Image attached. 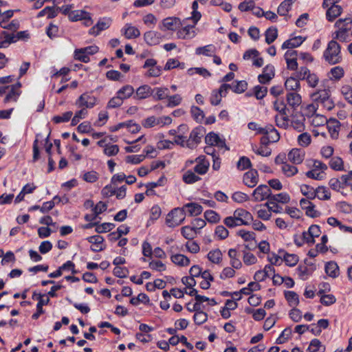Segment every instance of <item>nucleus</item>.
<instances>
[{"label": "nucleus", "mask_w": 352, "mask_h": 352, "mask_svg": "<svg viewBox=\"0 0 352 352\" xmlns=\"http://www.w3.org/2000/svg\"><path fill=\"white\" fill-rule=\"evenodd\" d=\"M82 178L88 183H94L99 179V174L95 170H91L85 173Z\"/></svg>", "instance_id": "58"}, {"label": "nucleus", "mask_w": 352, "mask_h": 352, "mask_svg": "<svg viewBox=\"0 0 352 352\" xmlns=\"http://www.w3.org/2000/svg\"><path fill=\"white\" fill-rule=\"evenodd\" d=\"M296 77L301 80H306L311 87H316L319 82L318 76L314 73H311L307 67H300L296 72Z\"/></svg>", "instance_id": "7"}, {"label": "nucleus", "mask_w": 352, "mask_h": 352, "mask_svg": "<svg viewBox=\"0 0 352 352\" xmlns=\"http://www.w3.org/2000/svg\"><path fill=\"white\" fill-rule=\"evenodd\" d=\"M292 4V0H284L278 7V14L280 16H286L288 12L291 10Z\"/></svg>", "instance_id": "43"}, {"label": "nucleus", "mask_w": 352, "mask_h": 352, "mask_svg": "<svg viewBox=\"0 0 352 352\" xmlns=\"http://www.w3.org/2000/svg\"><path fill=\"white\" fill-rule=\"evenodd\" d=\"M186 218V213L182 208L171 210L166 216V224L170 228H175L182 224Z\"/></svg>", "instance_id": "5"}, {"label": "nucleus", "mask_w": 352, "mask_h": 352, "mask_svg": "<svg viewBox=\"0 0 352 352\" xmlns=\"http://www.w3.org/2000/svg\"><path fill=\"white\" fill-rule=\"evenodd\" d=\"M316 197L320 200H328L331 197V192L324 186H318L316 188Z\"/></svg>", "instance_id": "52"}, {"label": "nucleus", "mask_w": 352, "mask_h": 352, "mask_svg": "<svg viewBox=\"0 0 352 352\" xmlns=\"http://www.w3.org/2000/svg\"><path fill=\"white\" fill-rule=\"evenodd\" d=\"M197 231L191 226H185L181 228L182 235L188 240H192L197 236Z\"/></svg>", "instance_id": "38"}, {"label": "nucleus", "mask_w": 352, "mask_h": 352, "mask_svg": "<svg viewBox=\"0 0 352 352\" xmlns=\"http://www.w3.org/2000/svg\"><path fill=\"white\" fill-rule=\"evenodd\" d=\"M184 63H180L178 60L175 58H170L167 60L165 66V70H170L174 68L180 67L182 69L184 68Z\"/></svg>", "instance_id": "59"}, {"label": "nucleus", "mask_w": 352, "mask_h": 352, "mask_svg": "<svg viewBox=\"0 0 352 352\" xmlns=\"http://www.w3.org/2000/svg\"><path fill=\"white\" fill-rule=\"evenodd\" d=\"M134 92V89L131 85H127L123 86L121 89H120L116 94L121 97L122 100L129 98Z\"/></svg>", "instance_id": "44"}, {"label": "nucleus", "mask_w": 352, "mask_h": 352, "mask_svg": "<svg viewBox=\"0 0 352 352\" xmlns=\"http://www.w3.org/2000/svg\"><path fill=\"white\" fill-rule=\"evenodd\" d=\"M16 42L14 34L3 30L0 32V49L8 47L11 43Z\"/></svg>", "instance_id": "24"}, {"label": "nucleus", "mask_w": 352, "mask_h": 352, "mask_svg": "<svg viewBox=\"0 0 352 352\" xmlns=\"http://www.w3.org/2000/svg\"><path fill=\"white\" fill-rule=\"evenodd\" d=\"M115 224L112 223H103L102 224L97 225L95 231L98 233H104L111 231L115 228Z\"/></svg>", "instance_id": "61"}, {"label": "nucleus", "mask_w": 352, "mask_h": 352, "mask_svg": "<svg viewBox=\"0 0 352 352\" xmlns=\"http://www.w3.org/2000/svg\"><path fill=\"white\" fill-rule=\"evenodd\" d=\"M305 118L303 116L300 118H293L292 120V126L298 132H302L305 130Z\"/></svg>", "instance_id": "48"}, {"label": "nucleus", "mask_w": 352, "mask_h": 352, "mask_svg": "<svg viewBox=\"0 0 352 352\" xmlns=\"http://www.w3.org/2000/svg\"><path fill=\"white\" fill-rule=\"evenodd\" d=\"M195 25H187L178 30L177 37L181 39H191L196 36Z\"/></svg>", "instance_id": "20"}, {"label": "nucleus", "mask_w": 352, "mask_h": 352, "mask_svg": "<svg viewBox=\"0 0 352 352\" xmlns=\"http://www.w3.org/2000/svg\"><path fill=\"white\" fill-rule=\"evenodd\" d=\"M248 88V83L245 80H237L232 85V90L236 94H242Z\"/></svg>", "instance_id": "50"}, {"label": "nucleus", "mask_w": 352, "mask_h": 352, "mask_svg": "<svg viewBox=\"0 0 352 352\" xmlns=\"http://www.w3.org/2000/svg\"><path fill=\"white\" fill-rule=\"evenodd\" d=\"M86 240L93 245L91 246L90 250L94 252H98L106 248L103 244L104 239L100 235L91 236L87 237Z\"/></svg>", "instance_id": "15"}, {"label": "nucleus", "mask_w": 352, "mask_h": 352, "mask_svg": "<svg viewBox=\"0 0 352 352\" xmlns=\"http://www.w3.org/2000/svg\"><path fill=\"white\" fill-rule=\"evenodd\" d=\"M199 179L201 178L195 174V171L188 170L183 175V180L186 184H194Z\"/></svg>", "instance_id": "51"}, {"label": "nucleus", "mask_w": 352, "mask_h": 352, "mask_svg": "<svg viewBox=\"0 0 352 352\" xmlns=\"http://www.w3.org/2000/svg\"><path fill=\"white\" fill-rule=\"evenodd\" d=\"M329 166L334 170H343L344 162L340 157H333L329 161Z\"/></svg>", "instance_id": "47"}, {"label": "nucleus", "mask_w": 352, "mask_h": 352, "mask_svg": "<svg viewBox=\"0 0 352 352\" xmlns=\"http://www.w3.org/2000/svg\"><path fill=\"white\" fill-rule=\"evenodd\" d=\"M287 102L289 106L295 109L302 102L301 96L296 92L288 93L287 94Z\"/></svg>", "instance_id": "26"}, {"label": "nucleus", "mask_w": 352, "mask_h": 352, "mask_svg": "<svg viewBox=\"0 0 352 352\" xmlns=\"http://www.w3.org/2000/svg\"><path fill=\"white\" fill-rule=\"evenodd\" d=\"M311 142V137L309 133L305 132L300 134L298 137V143L302 147L308 146Z\"/></svg>", "instance_id": "55"}, {"label": "nucleus", "mask_w": 352, "mask_h": 352, "mask_svg": "<svg viewBox=\"0 0 352 352\" xmlns=\"http://www.w3.org/2000/svg\"><path fill=\"white\" fill-rule=\"evenodd\" d=\"M325 346L322 345L321 342L317 339H312L307 349L308 352H324Z\"/></svg>", "instance_id": "36"}, {"label": "nucleus", "mask_w": 352, "mask_h": 352, "mask_svg": "<svg viewBox=\"0 0 352 352\" xmlns=\"http://www.w3.org/2000/svg\"><path fill=\"white\" fill-rule=\"evenodd\" d=\"M21 84L20 82L10 85L4 98V102H16L21 94Z\"/></svg>", "instance_id": "14"}, {"label": "nucleus", "mask_w": 352, "mask_h": 352, "mask_svg": "<svg viewBox=\"0 0 352 352\" xmlns=\"http://www.w3.org/2000/svg\"><path fill=\"white\" fill-rule=\"evenodd\" d=\"M49 302V298H47L46 299H39V301L36 304V311L32 314V318L33 320H37L41 314H44L45 310L43 307L48 305Z\"/></svg>", "instance_id": "41"}, {"label": "nucleus", "mask_w": 352, "mask_h": 352, "mask_svg": "<svg viewBox=\"0 0 352 352\" xmlns=\"http://www.w3.org/2000/svg\"><path fill=\"white\" fill-rule=\"evenodd\" d=\"M271 194L272 191L268 186L261 184L252 192L253 200L254 201H261L265 199L270 201Z\"/></svg>", "instance_id": "10"}, {"label": "nucleus", "mask_w": 352, "mask_h": 352, "mask_svg": "<svg viewBox=\"0 0 352 352\" xmlns=\"http://www.w3.org/2000/svg\"><path fill=\"white\" fill-rule=\"evenodd\" d=\"M279 254L283 253V260L285 261V264L290 267L295 266L298 262V256L295 254H289L283 250H280L278 251Z\"/></svg>", "instance_id": "27"}, {"label": "nucleus", "mask_w": 352, "mask_h": 352, "mask_svg": "<svg viewBox=\"0 0 352 352\" xmlns=\"http://www.w3.org/2000/svg\"><path fill=\"white\" fill-rule=\"evenodd\" d=\"M170 259L173 263L178 266H188L190 264V259L182 254H173L171 256Z\"/></svg>", "instance_id": "33"}, {"label": "nucleus", "mask_w": 352, "mask_h": 352, "mask_svg": "<svg viewBox=\"0 0 352 352\" xmlns=\"http://www.w3.org/2000/svg\"><path fill=\"white\" fill-rule=\"evenodd\" d=\"M216 52V47L212 44L206 45L202 47H198L195 50L197 55H204L206 56H211Z\"/></svg>", "instance_id": "28"}, {"label": "nucleus", "mask_w": 352, "mask_h": 352, "mask_svg": "<svg viewBox=\"0 0 352 352\" xmlns=\"http://www.w3.org/2000/svg\"><path fill=\"white\" fill-rule=\"evenodd\" d=\"M96 104V98L87 93L81 94L76 100L75 104L78 108H93Z\"/></svg>", "instance_id": "11"}, {"label": "nucleus", "mask_w": 352, "mask_h": 352, "mask_svg": "<svg viewBox=\"0 0 352 352\" xmlns=\"http://www.w3.org/2000/svg\"><path fill=\"white\" fill-rule=\"evenodd\" d=\"M195 162H197V165L194 167L195 173L199 175H204L208 172L210 163L204 155H199L195 159Z\"/></svg>", "instance_id": "19"}, {"label": "nucleus", "mask_w": 352, "mask_h": 352, "mask_svg": "<svg viewBox=\"0 0 352 352\" xmlns=\"http://www.w3.org/2000/svg\"><path fill=\"white\" fill-rule=\"evenodd\" d=\"M344 72L342 67L336 66L330 70V78L332 80H338L344 76Z\"/></svg>", "instance_id": "54"}, {"label": "nucleus", "mask_w": 352, "mask_h": 352, "mask_svg": "<svg viewBox=\"0 0 352 352\" xmlns=\"http://www.w3.org/2000/svg\"><path fill=\"white\" fill-rule=\"evenodd\" d=\"M300 192L308 199L312 200L316 197V188L315 189L314 187L309 185L302 184L300 186Z\"/></svg>", "instance_id": "35"}, {"label": "nucleus", "mask_w": 352, "mask_h": 352, "mask_svg": "<svg viewBox=\"0 0 352 352\" xmlns=\"http://www.w3.org/2000/svg\"><path fill=\"white\" fill-rule=\"evenodd\" d=\"M182 208L184 210L186 215L187 214L190 217L197 216L203 211V207L195 202L187 203L184 205Z\"/></svg>", "instance_id": "22"}, {"label": "nucleus", "mask_w": 352, "mask_h": 352, "mask_svg": "<svg viewBox=\"0 0 352 352\" xmlns=\"http://www.w3.org/2000/svg\"><path fill=\"white\" fill-rule=\"evenodd\" d=\"M111 24V19L109 18H100L97 23L91 28L89 30V34L91 35L97 36L102 31L108 29Z\"/></svg>", "instance_id": "13"}, {"label": "nucleus", "mask_w": 352, "mask_h": 352, "mask_svg": "<svg viewBox=\"0 0 352 352\" xmlns=\"http://www.w3.org/2000/svg\"><path fill=\"white\" fill-rule=\"evenodd\" d=\"M69 20L71 21H83L85 26H91L94 21L89 12L83 10H76L69 13Z\"/></svg>", "instance_id": "9"}, {"label": "nucleus", "mask_w": 352, "mask_h": 352, "mask_svg": "<svg viewBox=\"0 0 352 352\" xmlns=\"http://www.w3.org/2000/svg\"><path fill=\"white\" fill-rule=\"evenodd\" d=\"M265 42L267 44L272 43L278 37V29L276 27L272 26L267 28L265 32Z\"/></svg>", "instance_id": "40"}, {"label": "nucleus", "mask_w": 352, "mask_h": 352, "mask_svg": "<svg viewBox=\"0 0 352 352\" xmlns=\"http://www.w3.org/2000/svg\"><path fill=\"white\" fill-rule=\"evenodd\" d=\"M206 129L202 126H197L194 128L187 139L186 146L190 149L195 148L201 142V139L206 134Z\"/></svg>", "instance_id": "6"}, {"label": "nucleus", "mask_w": 352, "mask_h": 352, "mask_svg": "<svg viewBox=\"0 0 352 352\" xmlns=\"http://www.w3.org/2000/svg\"><path fill=\"white\" fill-rule=\"evenodd\" d=\"M182 26L180 19L177 17H168L162 21V30H176Z\"/></svg>", "instance_id": "21"}, {"label": "nucleus", "mask_w": 352, "mask_h": 352, "mask_svg": "<svg viewBox=\"0 0 352 352\" xmlns=\"http://www.w3.org/2000/svg\"><path fill=\"white\" fill-rule=\"evenodd\" d=\"M329 92L328 89H322L311 95L312 100L318 107H321L327 111H331L333 109L334 103L330 98Z\"/></svg>", "instance_id": "3"}, {"label": "nucleus", "mask_w": 352, "mask_h": 352, "mask_svg": "<svg viewBox=\"0 0 352 352\" xmlns=\"http://www.w3.org/2000/svg\"><path fill=\"white\" fill-rule=\"evenodd\" d=\"M153 90L148 85H142L136 90V97L138 99H144L152 95Z\"/></svg>", "instance_id": "39"}, {"label": "nucleus", "mask_w": 352, "mask_h": 352, "mask_svg": "<svg viewBox=\"0 0 352 352\" xmlns=\"http://www.w3.org/2000/svg\"><path fill=\"white\" fill-rule=\"evenodd\" d=\"M234 216L241 219L245 222L248 221V224L250 225L253 221V216L248 210L243 208H237L234 211Z\"/></svg>", "instance_id": "31"}, {"label": "nucleus", "mask_w": 352, "mask_h": 352, "mask_svg": "<svg viewBox=\"0 0 352 352\" xmlns=\"http://www.w3.org/2000/svg\"><path fill=\"white\" fill-rule=\"evenodd\" d=\"M222 252L219 248L210 250L207 254L208 259L214 264H219L222 261Z\"/></svg>", "instance_id": "34"}, {"label": "nucleus", "mask_w": 352, "mask_h": 352, "mask_svg": "<svg viewBox=\"0 0 352 352\" xmlns=\"http://www.w3.org/2000/svg\"><path fill=\"white\" fill-rule=\"evenodd\" d=\"M254 95L256 99H263L267 93V88L264 86L256 85L254 87Z\"/></svg>", "instance_id": "63"}, {"label": "nucleus", "mask_w": 352, "mask_h": 352, "mask_svg": "<svg viewBox=\"0 0 352 352\" xmlns=\"http://www.w3.org/2000/svg\"><path fill=\"white\" fill-rule=\"evenodd\" d=\"M270 203L272 204H287L290 201V197L287 192H280L276 195L271 194V197H270Z\"/></svg>", "instance_id": "30"}, {"label": "nucleus", "mask_w": 352, "mask_h": 352, "mask_svg": "<svg viewBox=\"0 0 352 352\" xmlns=\"http://www.w3.org/2000/svg\"><path fill=\"white\" fill-rule=\"evenodd\" d=\"M343 180L342 176L340 178L333 177L329 181V185L332 190L340 192L341 189L344 188Z\"/></svg>", "instance_id": "45"}, {"label": "nucleus", "mask_w": 352, "mask_h": 352, "mask_svg": "<svg viewBox=\"0 0 352 352\" xmlns=\"http://www.w3.org/2000/svg\"><path fill=\"white\" fill-rule=\"evenodd\" d=\"M288 159L294 164H300L305 156V151L302 148H294L288 153Z\"/></svg>", "instance_id": "18"}, {"label": "nucleus", "mask_w": 352, "mask_h": 352, "mask_svg": "<svg viewBox=\"0 0 352 352\" xmlns=\"http://www.w3.org/2000/svg\"><path fill=\"white\" fill-rule=\"evenodd\" d=\"M306 38L301 36H294L286 40L281 45L282 50L296 48L302 45Z\"/></svg>", "instance_id": "23"}, {"label": "nucleus", "mask_w": 352, "mask_h": 352, "mask_svg": "<svg viewBox=\"0 0 352 352\" xmlns=\"http://www.w3.org/2000/svg\"><path fill=\"white\" fill-rule=\"evenodd\" d=\"M292 335V329L289 327L285 328L276 340V344H281L285 343Z\"/></svg>", "instance_id": "57"}, {"label": "nucleus", "mask_w": 352, "mask_h": 352, "mask_svg": "<svg viewBox=\"0 0 352 352\" xmlns=\"http://www.w3.org/2000/svg\"><path fill=\"white\" fill-rule=\"evenodd\" d=\"M205 219L211 223H217L220 221V215L214 210H208L204 212Z\"/></svg>", "instance_id": "46"}, {"label": "nucleus", "mask_w": 352, "mask_h": 352, "mask_svg": "<svg viewBox=\"0 0 352 352\" xmlns=\"http://www.w3.org/2000/svg\"><path fill=\"white\" fill-rule=\"evenodd\" d=\"M243 183L249 188H253L258 182V173L256 169H250L243 175Z\"/></svg>", "instance_id": "17"}, {"label": "nucleus", "mask_w": 352, "mask_h": 352, "mask_svg": "<svg viewBox=\"0 0 352 352\" xmlns=\"http://www.w3.org/2000/svg\"><path fill=\"white\" fill-rule=\"evenodd\" d=\"M73 113L68 111L63 113L62 116H55L52 118V121L56 124L68 122L72 117Z\"/></svg>", "instance_id": "56"}, {"label": "nucleus", "mask_w": 352, "mask_h": 352, "mask_svg": "<svg viewBox=\"0 0 352 352\" xmlns=\"http://www.w3.org/2000/svg\"><path fill=\"white\" fill-rule=\"evenodd\" d=\"M285 298L290 307H296L299 304L298 295L293 291H285Z\"/></svg>", "instance_id": "37"}, {"label": "nucleus", "mask_w": 352, "mask_h": 352, "mask_svg": "<svg viewBox=\"0 0 352 352\" xmlns=\"http://www.w3.org/2000/svg\"><path fill=\"white\" fill-rule=\"evenodd\" d=\"M275 68L274 65H267L263 69V73L258 76V82L261 84H267L274 77Z\"/></svg>", "instance_id": "16"}, {"label": "nucleus", "mask_w": 352, "mask_h": 352, "mask_svg": "<svg viewBox=\"0 0 352 352\" xmlns=\"http://www.w3.org/2000/svg\"><path fill=\"white\" fill-rule=\"evenodd\" d=\"M190 113L192 118L197 122L201 123L205 118L204 111L197 106H192L190 108Z\"/></svg>", "instance_id": "42"}, {"label": "nucleus", "mask_w": 352, "mask_h": 352, "mask_svg": "<svg viewBox=\"0 0 352 352\" xmlns=\"http://www.w3.org/2000/svg\"><path fill=\"white\" fill-rule=\"evenodd\" d=\"M205 142L207 145L216 146L221 148H226L227 150H229L226 146L225 140L221 139L217 133L213 131L208 133L206 135Z\"/></svg>", "instance_id": "12"}, {"label": "nucleus", "mask_w": 352, "mask_h": 352, "mask_svg": "<svg viewBox=\"0 0 352 352\" xmlns=\"http://www.w3.org/2000/svg\"><path fill=\"white\" fill-rule=\"evenodd\" d=\"M300 79L296 77V72L294 74V76H291L287 78L285 82V87L287 90L289 91H297L300 89Z\"/></svg>", "instance_id": "25"}, {"label": "nucleus", "mask_w": 352, "mask_h": 352, "mask_svg": "<svg viewBox=\"0 0 352 352\" xmlns=\"http://www.w3.org/2000/svg\"><path fill=\"white\" fill-rule=\"evenodd\" d=\"M252 166L250 160L245 156L241 157L237 162V168L240 170H246Z\"/></svg>", "instance_id": "62"}, {"label": "nucleus", "mask_w": 352, "mask_h": 352, "mask_svg": "<svg viewBox=\"0 0 352 352\" xmlns=\"http://www.w3.org/2000/svg\"><path fill=\"white\" fill-rule=\"evenodd\" d=\"M274 109L280 113L282 116H285L287 113V107L283 100L276 99L274 102Z\"/></svg>", "instance_id": "60"}, {"label": "nucleus", "mask_w": 352, "mask_h": 352, "mask_svg": "<svg viewBox=\"0 0 352 352\" xmlns=\"http://www.w3.org/2000/svg\"><path fill=\"white\" fill-rule=\"evenodd\" d=\"M326 274L332 278H336L339 275V267L335 261H329L325 264Z\"/></svg>", "instance_id": "29"}, {"label": "nucleus", "mask_w": 352, "mask_h": 352, "mask_svg": "<svg viewBox=\"0 0 352 352\" xmlns=\"http://www.w3.org/2000/svg\"><path fill=\"white\" fill-rule=\"evenodd\" d=\"M14 10H8L1 14L0 16V26L3 29L10 30H16L19 27V23L17 20H12L10 23V19L13 16Z\"/></svg>", "instance_id": "8"}, {"label": "nucleus", "mask_w": 352, "mask_h": 352, "mask_svg": "<svg viewBox=\"0 0 352 352\" xmlns=\"http://www.w3.org/2000/svg\"><path fill=\"white\" fill-rule=\"evenodd\" d=\"M341 93L344 99L352 104V87L349 85L343 86L341 89Z\"/></svg>", "instance_id": "64"}, {"label": "nucleus", "mask_w": 352, "mask_h": 352, "mask_svg": "<svg viewBox=\"0 0 352 352\" xmlns=\"http://www.w3.org/2000/svg\"><path fill=\"white\" fill-rule=\"evenodd\" d=\"M337 30L333 33V38L342 43L349 42L352 40V17L346 16L339 19L334 24Z\"/></svg>", "instance_id": "1"}, {"label": "nucleus", "mask_w": 352, "mask_h": 352, "mask_svg": "<svg viewBox=\"0 0 352 352\" xmlns=\"http://www.w3.org/2000/svg\"><path fill=\"white\" fill-rule=\"evenodd\" d=\"M281 170L284 175L288 177L295 175L298 171L297 167L291 165L287 162L282 166Z\"/></svg>", "instance_id": "49"}, {"label": "nucleus", "mask_w": 352, "mask_h": 352, "mask_svg": "<svg viewBox=\"0 0 352 352\" xmlns=\"http://www.w3.org/2000/svg\"><path fill=\"white\" fill-rule=\"evenodd\" d=\"M341 0H323L322 8L327 9L326 19L329 22H333L342 12V8L339 6Z\"/></svg>", "instance_id": "4"}, {"label": "nucleus", "mask_w": 352, "mask_h": 352, "mask_svg": "<svg viewBox=\"0 0 352 352\" xmlns=\"http://www.w3.org/2000/svg\"><path fill=\"white\" fill-rule=\"evenodd\" d=\"M267 133L266 134L272 143L277 142L280 140V134L272 124H267Z\"/></svg>", "instance_id": "53"}, {"label": "nucleus", "mask_w": 352, "mask_h": 352, "mask_svg": "<svg viewBox=\"0 0 352 352\" xmlns=\"http://www.w3.org/2000/svg\"><path fill=\"white\" fill-rule=\"evenodd\" d=\"M122 30L125 37L128 39L135 38L140 35V30L138 28L128 23L126 24Z\"/></svg>", "instance_id": "32"}, {"label": "nucleus", "mask_w": 352, "mask_h": 352, "mask_svg": "<svg viewBox=\"0 0 352 352\" xmlns=\"http://www.w3.org/2000/svg\"><path fill=\"white\" fill-rule=\"evenodd\" d=\"M336 40L333 38L329 42L323 53L325 60L331 65L339 63L342 60L341 47Z\"/></svg>", "instance_id": "2"}]
</instances>
